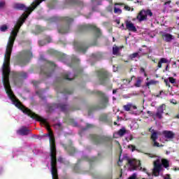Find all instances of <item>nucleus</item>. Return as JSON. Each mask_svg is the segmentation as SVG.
<instances>
[{
	"instance_id": "nucleus-48",
	"label": "nucleus",
	"mask_w": 179,
	"mask_h": 179,
	"mask_svg": "<svg viewBox=\"0 0 179 179\" xmlns=\"http://www.w3.org/2000/svg\"><path fill=\"white\" fill-rule=\"evenodd\" d=\"M106 141H111L110 138H106Z\"/></svg>"
},
{
	"instance_id": "nucleus-29",
	"label": "nucleus",
	"mask_w": 179,
	"mask_h": 179,
	"mask_svg": "<svg viewBox=\"0 0 179 179\" xmlns=\"http://www.w3.org/2000/svg\"><path fill=\"white\" fill-rule=\"evenodd\" d=\"M65 20H66V22H68V23H71V22H72L73 21V20H72V18H70L69 17H66L65 18Z\"/></svg>"
},
{
	"instance_id": "nucleus-30",
	"label": "nucleus",
	"mask_w": 179,
	"mask_h": 179,
	"mask_svg": "<svg viewBox=\"0 0 179 179\" xmlns=\"http://www.w3.org/2000/svg\"><path fill=\"white\" fill-rule=\"evenodd\" d=\"M3 6H5V1H0V9L1 8H3Z\"/></svg>"
},
{
	"instance_id": "nucleus-49",
	"label": "nucleus",
	"mask_w": 179,
	"mask_h": 179,
	"mask_svg": "<svg viewBox=\"0 0 179 179\" xmlns=\"http://www.w3.org/2000/svg\"><path fill=\"white\" fill-rule=\"evenodd\" d=\"M120 120H122L120 117H117V120L120 121Z\"/></svg>"
},
{
	"instance_id": "nucleus-5",
	"label": "nucleus",
	"mask_w": 179,
	"mask_h": 179,
	"mask_svg": "<svg viewBox=\"0 0 179 179\" xmlns=\"http://www.w3.org/2000/svg\"><path fill=\"white\" fill-rule=\"evenodd\" d=\"M32 56L33 55L31 54V52L30 51L25 52L24 57L21 59V62H18V64H20L21 66H23V65H26V64L29 62V60L30 59V58H31Z\"/></svg>"
},
{
	"instance_id": "nucleus-23",
	"label": "nucleus",
	"mask_w": 179,
	"mask_h": 179,
	"mask_svg": "<svg viewBox=\"0 0 179 179\" xmlns=\"http://www.w3.org/2000/svg\"><path fill=\"white\" fill-rule=\"evenodd\" d=\"M141 55H139V52H135L129 55V58L133 59V58H139Z\"/></svg>"
},
{
	"instance_id": "nucleus-57",
	"label": "nucleus",
	"mask_w": 179,
	"mask_h": 179,
	"mask_svg": "<svg viewBox=\"0 0 179 179\" xmlns=\"http://www.w3.org/2000/svg\"><path fill=\"white\" fill-rule=\"evenodd\" d=\"M147 80H149V78H147Z\"/></svg>"
},
{
	"instance_id": "nucleus-34",
	"label": "nucleus",
	"mask_w": 179,
	"mask_h": 179,
	"mask_svg": "<svg viewBox=\"0 0 179 179\" xmlns=\"http://www.w3.org/2000/svg\"><path fill=\"white\" fill-rule=\"evenodd\" d=\"M164 179H171V178L170 177V175L166 174L164 176Z\"/></svg>"
},
{
	"instance_id": "nucleus-44",
	"label": "nucleus",
	"mask_w": 179,
	"mask_h": 179,
	"mask_svg": "<svg viewBox=\"0 0 179 179\" xmlns=\"http://www.w3.org/2000/svg\"><path fill=\"white\" fill-rule=\"evenodd\" d=\"M57 162H59L61 163L62 162V157L59 158L57 159Z\"/></svg>"
},
{
	"instance_id": "nucleus-32",
	"label": "nucleus",
	"mask_w": 179,
	"mask_h": 179,
	"mask_svg": "<svg viewBox=\"0 0 179 179\" xmlns=\"http://www.w3.org/2000/svg\"><path fill=\"white\" fill-rule=\"evenodd\" d=\"M147 113L149 114L150 117H153L155 115V114L150 110H148Z\"/></svg>"
},
{
	"instance_id": "nucleus-27",
	"label": "nucleus",
	"mask_w": 179,
	"mask_h": 179,
	"mask_svg": "<svg viewBox=\"0 0 179 179\" xmlns=\"http://www.w3.org/2000/svg\"><path fill=\"white\" fill-rule=\"evenodd\" d=\"M141 83H142V80L141 79H138L135 83L136 87H141Z\"/></svg>"
},
{
	"instance_id": "nucleus-31",
	"label": "nucleus",
	"mask_w": 179,
	"mask_h": 179,
	"mask_svg": "<svg viewBox=\"0 0 179 179\" xmlns=\"http://www.w3.org/2000/svg\"><path fill=\"white\" fill-rule=\"evenodd\" d=\"M129 149H131V152H134V150H135V146L130 145L128 146Z\"/></svg>"
},
{
	"instance_id": "nucleus-22",
	"label": "nucleus",
	"mask_w": 179,
	"mask_h": 179,
	"mask_svg": "<svg viewBox=\"0 0 179 179\" xmlns=\"http://www.w3.org/2000/svg\"><path fill=\"white\" fill-rule=\"evenodd\" d=\"M125 132H127V131L125 129L122 128L118 131L117 135H119V136H124V135H125Z\"/></svg>"
},
{
	"instance_id": "nucleus-41",
	"label": "nucleus",
	"mask_w": 179,
	"mask_h": 179,
	"mask_svg": "<svg viewBox=\"0 0 179 179\" xmlns=\"http://www.w3.org/2000/svg\"><path fill=\"white\" fill-rule=\"evenodd\" d=\"M121 163H122V160L120 159L119 162H117L118 166H121Z\"/></svg>"
},
{
	"instance_id": "nucleus-6",
	"label": "nucleus",
	"mask_w": 179,
	"mask_h": 179,
	"mask_svg": "<svg viewBox=\"0 0 179 179\" xmlns=\"http://www.w3.org/2000/svg\"><path fill=\"white\" fill-rule=\"evenodd\" d=\"M54 108H60L62 111H66V110L68 109V104H66V103H60L59 105L54 104L52 106L50 107L49 111H52Z\"/></svg>"
},
{
	"instance_id": "nucleus-2",
	"label": "nucleus",
	"mask_w": 179,
	"mask_h": 179,
	"mask_svg": "<svg viewBox=\"0 0 179 179\" xmlns=\"http://www.w3.org/2000/svg\"><path fill=\"white\" fill-rule=\"evenodd\" d=\"M148 156L151 158L157 157V159L154 161V168L152 169V175H154L155 177L160 176V174L164 171V169H167L170 166L167 159H162V157H157L153 154H148Z\"/></svg>"
},
{
	"instance_id": "nucleus-55",
	"label": "nucleus",
	"mask_w": 179,
	"mask_h": 179,
	"mask_svg": "<svg viewBox=\"0 0 179 179\" xmlns=\"http://www.w3.org/2000/svg\"><path fill=\"white\" fill-rule=\"evenodd\" d=\"M113 100H115V97H113Z\"/></svg>"
},
{
	"instance_id": "nucleus-33",
	"label": "nucleus",
	"mask_w": 179,
	"mask_h": 179,
	"mask_svg": "<svg viewBox=\"0 0 179 179\" xmlns=\"http://www.w3.org/2000/svg\"><path fill=\"white\" fill-rule=\"evenodd\" d=\"M143 171L144 172V173H146V174H148V177H150V173H149V172H148L147 171H146V169H143Z\"/></svg>"
},
{
	"instance_id": "nucleus-40",
	"label": "nucleus",
	"mask_w": 179,
	"mask_h": 179,
	"mask_svg": "<svg viewBox=\"0 0 179 179\" xmlns=\"http://www.w3.org/2000/svg\"><path fill=\"white\" fill-rule=\"evenodd\" d=\"M22 78H27V74L26 73H23V75H22Z\"/></svg>"
},
{
	"instance_id": "nucleus-10",
	"label": "nucleus",
	"mask_w": 179,
	"mask_h": 179,
	"mask_svg": "<svg viewBox=\"0 0 179 179\" xmlns=\"http://www.w3.org/2000/svg\"><path fill=\"white\" fill-rule=\"evenodd\" d=\"M129 30V31H133L135 33L136 31V27L131 21H126V30Z\"/></svg>"
},
{
	"instance_id": "nucleus-21",
	"label": "nucleus",
	"mask_w": 179,
	"mask_h": 179,
	"mask_svg": "<svg viewBox=\"0 0 179 179\" xmlns=\"http://www.w3.org/2000/svg\"><path fill=\"white\" fill-rule=\"evenodd\" d=\"M157 83H159V81L155 80H150L146 83V86H152L153 85H157Z\"/></svg>"
},
{
	"instance_id": "nucleus-52",
	"label": "nucleus",
	"mask_w": 179,
	"mask_h": 179,
	"mask_svg": "<svg viewBox=\"0 0 179 179\" xmlns=\"http://www.w3.org/2000/svg\"><path fill=\"white\" fill-rule=\"evenodd\" d=\"M130 141H132V136H130Z\"/></svg>"
},
{
	"instance_id": "nucleus-45",
	"label": "nucleus",
	"mask_w": 179,
	"mask_h": 179,
	"mask_svg": "<svg viewBox=\"0 0 179 179\" xmlns=\"http://www.w3.org/2000/svg\"><path fill=\"white\" fill-rule=\"evenodd\" d=\"M113 94H115L117 93V90H113Z\"/></svg>"
},
{
	"instance_id": "nucleus-46",
	"label": "nucleus",
	"mask_w": 179,
	"mask_h": 179,
	"mask_svg": "<svg viewBox=\"0 0 179 179\" xmlns=\"http://www.w3.org/2000/svg\"><path fill=\"white\" fill-rule=\"evenodd\" d=\"M164 94V92L160 91L159 94Z\"/></svg>"
},
{
	"instance_id": "nucleus-1",
	"label": "nucleus",
	"mask_w": 179,
	"mask_h": 179,
	"mask_svg": "<svg viewBox=\"0 0 179 179\" xmlns=\"http://www.w3.org/2000/svg\"><path fill=\"white\" fill-rule=\"evenodd\" d=\"M36 4L34 3H31V7H26L24 4L22 3H15L14 4V9H19L20 10H25L26 13H24L17 23L15 24L14 29L11 31L8 41L7 43V46L6 49V52L4 55V62L1 67V72L3 77H9V73H10V67L9 66L10 63V55L12 54V50L13 48V44L15 43V40L17 36V33L22 24L24 23L26 19H27L29 15L38 6V5L43 2L44 0H36Z\"/></svg>"
},
{
	"instance_id": "nucleus-16",
	"label": "nucleus",
	"mask_w": 179,
	"mask_h": 179,
	"mask_svg": "<svg viewBox=\"0 0 179 179\" xmlns=\"http://www.w3.org/2000/svg\"><path fill=\"white\" fill-rule=\"evenodd\" d=\"M162 37H163L164 40L165 41H167L168 43L171 41V40H173V38H173V36L170 34H164L162 35Z\"/></svg>"
},
{
	"instance_id": "nucleus-28",
	"label": "nucleus",
	"mask_w": 179,
	"mask_h": 179,
	"mask_svg": "<svg viewBox=\"0 0 179 179\" xmlns=\"http://www.w3.org/2000/svg\"><path fill=\"white\" fill-rule=\"evenodd\" d=\"M122 10L118 8H114V13H122Z\"/></svg>"
},
{
	"instance_id": "nucleus-25",
	"label": "nucleus",
	"mask_w": 179,
	"mask_h": 179,
	"mask_svg": "<svg viewBox=\"0 0 179 179\" xmlns=\"http://www.w3.org/2000/svg\"><path fill=\"white\" fill-rule=\"evenodd\" d=\"M91 27L92 29H93V30H94V31H96V36L97 37H99V36H100V29H99V28H96V26H92Z\"/></svg>"
},
{
	"instance_id": "nucleus-7",
	"label": "nucleus",
	"mask_w": 179,
	"mask_h": 179,
	"mask_svg": "<svg viewBox=\"0 0 179 179\" xmlns=\"http://www.w3.org/2000/svg\"><path fill=\"white\" fill-rule=\"evenodd\" d=\"M164 108H166V105L162 104L157 109V113L155 114V116L157 118H159V120H162L163 118V113H164Z\"/></svg>"
},
{
	"instance_id": "nucleus-12",
	"label": "nucleus",
	"mask_w": 179,
	"mask_h": 179,
	"mask_svg": "<svg viewBox=\"0 0 179 179\" xmlns=\"http://www.w3.org/2000/svg\"><path fill=\"white\" fill-rule=\"evenodd\" d=\"M101 104L103 107H106L108 104V98L104 94H101Z\"/></svg>"
},
{
	"instance_id": "nucleus-24",
	"label": "nucleus",
	"mask_w": 179,
	"mask_h": 179,
	"mask_svg": "<svg viewBox=\"0 0 179 179\" xmlns=\"http://www.w3.org/2000/svg\"><path fill=\"white\" fill-rule=\"evenodd\" d=\"M64 79H66L67 80H72V79H73V78H71V75L68 72L64 73Z\"/></svg>"
},
{
	"instance_id": "nucleus-50",
	"label": "nucleus",
	"mask_w": 179,
	"mask_h": 179,
	"mask_svg": "<svg viewBox=\"0 0 179 179\" xmlns=\"http://www.w3.org/2000/svg\"><path fill=\"white\" fill-rule=\"evenodd\" d=\"M87 127V128H90V127H92V125L89 124Z\"/></svg>"
},
{
	"instance_id": "nucleus-38",
	"label": "nucleus",
	"mask_w": 179,
	"mask_h": 179,
	"mask_svg": "<svg viewBox=\"0 0 179 179\" xmlns=\"http://www.w3.org/2000/svg\"><path fill=\"white\" fill-rule=\"evenodd\" d=\"M120 29H122V30H127V28H125V25L124 24H122Z\"/></svg>"
},
{
	"instance_id": "nucleus-36",
	"label": "nucleus",
	"mask_w": 179,
	"mask_h": 179,
	"mask_svg": "<svg viewBox=\"0 0 179 179\" xmlns=\"http://www.w3.org/2000/svg\"><path fill=\"white\" fill-rule=\"evenodd\" d=\"M124 83H126V85H128V84H129V83H131V80H124Z\"/></svg>"
},
{
	"instance_id": "nucleus-9",
	"label": "nucleus",
	"mask_w": 179,
	"mask_h": 179,
	"mask_svg": "<svg viewBox=\"0 0 179 179\" xmlns=\"http://www.w3.org/2000/svg\"><path fill=\"white\" fill-rule=\"evenodd\" d=\"M17 134H18V135H22V136H24L30 134V129H29L26 127H22L17 131Z\"/></svg>"
},
{
	"instance_id": "nucleus-8",
	"label": "nucleus",
	"mask_w": 179,
	"mask_h": 179,
	"mask_svg": "<svg viewBox=\"0 0 179 179\" xmlns=\"http://www.w3.org/2000/svg\"><path fill=\"white\" fill-rule=\"evenodd\" d=\"M107 78H108V73H107V71L99 72V78L101 84L106 83V80H107Z\"/></svg>"
},
{
	"instance_id": "nucleus-20",
	"label": "nucleus",
	"mask_w": 179,
	"mask_h": 179,
	"mask_svg": "<svg viewBox=\"0 0 179 179\" xmlns=\"http://www.w3.org/2000/svg\"><path fill=\"white\" fill-rule=\"evenodd\" d=\"M93 139H94V141L95 142V143H101V142H103V140L104 138H103L99 136H94Z\"/></svg>"
},
{
	"instance_id": "nucleus-58",
	"label": "nucleus",
	"mask_w": 179,
	"mask_h": 179,
	"mask_svg": "<svg viewBox=\"0 0 179 179\" xmlns=\"http://www.w3.org/2000/svg\"><path fill=\"white\" fill-rule=\"evenodd\" d=\"M33 152H34V153H36V152H34V150Z\"/></svg>"
},
{
	"instance_id": "nucleus-3",
	"label": "nucleus",
	"mask_w": 179,
	"mask_h": 179,
	"mask_svg": "<svg viewBox=\"0 0 179 179\" xmlns=\"http://www.w3.org/2000/svg\"><path fill=\"white\" fill-rule=\"evenodd\" d=\"M148 16L151 17V16H153V13H152L150 10H141L137 16V20H138V22H143V20L148 19Z\"/></svg>"
},
{
	"instance_id": "nucleus-59",
	"label": "nucleus",
	"mask_w": 179,
	"mask_h": 179,
	"mask_svg": "<svg viewBox=\"0 0 179 179\" xmlns=\"http://www.w3.org/2000/svg\"><path fill=\"white\" fill-rule=\"evenodd\" d=\"M143 179H145V178H143Z\"/></svg>"
},
{
	"instance_id": "nucleus-35",
	"label": "nucleus",
	"mask_w": 179,
	"mask_h": 179,
	"mask_svg": "<svg viewBox=\"0 0 179 179\" xmlns=\"http://www.w3.org/2000/svg\"><path fill=\"white\" fill-rule=\"evenodd\" d=\"M124 9H125V10H131V7H129L128 6H124Z\"/></svg>"
},
{
	"instance_id": "nucleus-43",
	"label": "nucleus",
	"mask_w": 179,
	"mask_h": 179,
	"mask_svg": "<svg viewBox=\"0 0 179 179\" xmlns=\"http://www.w3.org/2000/svg\"><path fill=\"white\" fill-rule=\"evenodd\" d=\"M59 33H62L64 34L65 33H68V31H59Z\"/></svg>"
},
{
	"instance_id": "nucleus-42",
	"label": "nucleus",
	"mask_w": 179,
	"mask_h": 179,
	"mask_svg": "<svg viewBox=\"0 0 179 179\" xmlns=\"http://www.w3.org/2000/svg\"><path fill=\"white\" fill-rule=\"evenodd\" d=\"M141 72L142 73H145V69L141 68Z\"/></svg>"
},
{
	"instance_id": "nucleus-14",
	"label": "nucleus",
	"mask_w": 179,
	"mask_h": 179,
	"mask_svg": "<svg viewBox=\"0 0 179 179\" xmlns=\"http://www.w3.org/2000/svg\"><path fill=\"white\" fill-rule=\"evenodd\" d=\"M76 50H78V51H80V52H85L86 51V48L83 45L80 44H76L75 45Z\"/></svg>"
},
{
	"instance_id": "nucleus-26",
	"label": "nucleus",
	"mask_w": 179,
	"mask_h": 179,
	"mask_svg": "<svg viewBox=\"0 0 179 179\" xmlns=\"http://www.w3.org/2000/svg\"><path fill=\"white\" fill-rule=\"evenodd\" d=\"M0 30H1V31H6V30H8V26H6V24H3V25L1 26Z\"/></svg>"
},
{
	"instance_id": "nucleus-51",
	"label": "nucleus",
	"mask_w": 179,
	"mask_h": 179,
	"mask_svg": "<svg viewBox=\"0 0 179 179\" xmlns=\"http://www.w3.org/2000/svg\"><path fill=\"white\" fill-rule=\"evenodd\" d=\"M114 125H117V122H114Z\"/></svg>"
},
{
	"instance_id": "nucleus-37",
	"label": "nucleus",
	"mask_w": 179,
	"mask_h": 179,
	"mask_svg": "<svg viewBox=\"0 0 179 179\" xmlns=\"http://www.w3.org/2000/svg\"><path fill=\"white\" fill-rule=\"evenodd\" d=\"M170 3H171V1L169 0L168 1L165 2L164 5H166V6H168V5H170Z\"/></svg>"
},
{
	"instance_id": "nucleus-13",
	"label": "nucleus",
	"mask_w": 179,
	"mask_h": 179,
	"mask_svg": "<svg viewBox=\"0 0 179 179\" xmlns=\"http://www.w3.org/2000/svg\"><path fill=\"white\" fill-rule=\"evenodd\" d=\"M159 135V133L157 132H153L152 136H151V139L154 142V146H157V148H159V143L156 142V139H157V136Z\"/></svg>"
},
{
	"instance_id": "nucleus-53",
	"label": "nucleus",
	"mask_w": 179,
	"mask_h": 179,
	"mask_svg": "<svg viewBox=\"0 0 179 179\" xmlns=\"http://www.w3.org/2000/svg\"><path fill=\"white\" fill-rule=\"evenodd\" d=\"M169 68V66H166V70L167 71V69Z\"/></svg>"
},
{
	"instance_id": "nucleus-15",
	"label": "nucleus",
	"mask_w": 179,
	"mask_h": 179,
	"mask_svg": "<svg viewBox=\"0 0 179 179\" xmlns=\"http://www.w3.org/2000/svg\"><path fill=\"white\" fill-rule=\"evenodd\" d=\"M123 108L125 111H129L131 108H133V110H136V106L132 105V103H127V105L123 106Z\"/></svg>"
},
{
	"instance_id": "nucleus-54",
	"label": "nucleus",
	"mask_w": 179,
	"mask_h": 179,
	"mask_svg": "<svg viewBox=\"0 0 179 179\" xmlns=\"http://www.w3.org/2000/svg\"><path fill=\"white\" fill-rule=\"evenodd\" d=\"M134 78H135V77H131V80H132V79H134Z\"/></svg>"
},
{
	"instance_id": "nucleus-39",
	"label": "nucleus",
	"mask_w": 179,
	"mask_h": 179,
	"mask_svg": "<svg viewBox=\"0 0 179 179\" xmlns=\"http://www.w3.org/2000/svg\"><path fill=\"white\" fill-rule=\"evenodd\" d=\"M171 103H173V104H177V101L174 99H171Z\"/></svg>"
},
{
	"instance_id": "nucleus-4",
	"label": "nucleus",
	"mask_w": 179,
	"mask_h": 179,
	"mask_svg": "<svg viewBox=\"0 0 179 179\" xmlns=\"http://www.w3.org/2000/svg\"><path fill=\"white\" fill-rule=\"evenodd\" d=\"M127 163L129 165V170L130 171H132L133 170H142V167H141V162L139 161H136V159H128Z\"/></svg>"
},
{
	"instance_id": "nucleus-47",
	"label": "nucleus",
	"mask_w": 179,
	"mask_h": 179,
	"mask_svg": "<svg viewBox=\"0 0 179 179\" xmlns=\"http://www.w3.org/2000/svg\"><path fill=\"white\" fill-rule=\"evenodd\" d=\"M56 127H61V124H56Z\"/></svg>"
},
{
	"instance_id": "nucleus-17",
	"label": "nucleus",
	"mask_w": 179,
	"mask_h": 179,
	"mask_svg": "<svg viewBox=\"0 0 179 179\" xmlns=\"http://www.w3.org/2000/svg\"><path fill=\"white\" fill-rule=\"evenodd\" d=\"M164 83H166V86L169 87H171L170 83L174 84L176 83V79L173 78L169 77L168 79L164 80Z\"/></svg>"
},
{
	"instance_id": "nucleus-56",
	"label": "nucleus",
	"mask_w": 179,
	"mask_h": 179,
	"mask_svg": "<svg viewBox=\"0 0 179 179\" xmlns=\"http://www.w3.org/2000/svg\"><path fill=\"white\" fill-rule=\"evenodd\" d=\"M134 10V8H131V11Z\"/></svg>"
},
{
	"instance_id": "nucleus-18",
	"label": "nucleus",
	"mask_w": 179,
	"mask_h": 179,
	"mask_svg": "<svg viewBox=\"0 0 179 179\" xmlns=\"http://www.w3.org/2000/svg\"><path fill=\"white\" fill-rule=\"evenodd\" d=\"M121 48H122L114 45L113 47V55H120V51H121Z\"/></svg>"
},
{
	"instance_id": "nucleus-19",
	"label": "nucleus",
	"mask_w": 179,
	"mask_h": 179,
	"mask_svg": "<svg viewBox=\"0 0 179 179\" xmlns=\"http://www.w3.org/2000/svg\"><path fill=\"white\" fill-rule=\"evenodd\" d=\"M169 63V59L166 58H161L158 62V68H162V64H167Z\"/></svg>"
},
{
	"instance_id": "nucleus-11",
	"label": "nucleus",
	"mask_w": 179,
	"mask_h": 179,
	"mask_svg": "<svg viewBox=\"0 0 179 179\" xmlns=\"http://www.w3.org/2000/svg\"><path fill=\"white\" fill-rule=\"evenodd\" d=\"M163 135L166 139H173L174 138V133L170 131H164Z\"/></svg>"
}]
</instances>
